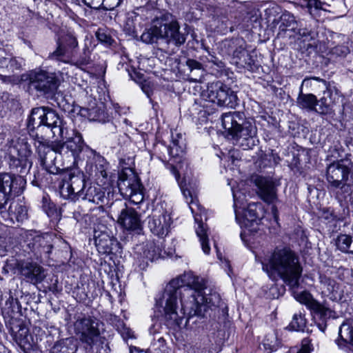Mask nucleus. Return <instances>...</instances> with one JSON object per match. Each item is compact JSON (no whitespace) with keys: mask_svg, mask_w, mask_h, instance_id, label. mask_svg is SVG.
<instances>
[{"mask_svg":"<svg viewBox=\"0 0 353 353\" xmlns=\"http://www.w3.org/2000/svg\"><path fill=\"white\" fill-rule=\"evenodd\" d=\"M221 301L218 292L206 289L203 279L189 272L167 285L157 305L163 308L166 325L176 330L185 326L190 317L201 316L212 306L219 307Z\"/></svg>","mask_w":353,"mask_h":353,"instance_id":"1","label":"nucleus"},{"mask_svg":"<svg viewBox=\"0 0 353 353\" xmlns=\"http://www.w3.org/2000/svg\"><path fill=\"white\" fill-rule=\"evenodd\" d=\"M65 137L61 138L62 140L66 139L65 142L52 141L45 139L43 137H39L35 144L41 159V163L46 170L54 174L58 168L54 165L56 159L54 155L59 154L61 155L71 156L73 159V163H78L79 161H83L85 156L93 154V150L85 145L81 134L74 130H71L70 133L66 129L65 131Z\"/></svg>","mask_w":353,"mask_h":353,"instance_id":"2","label":"nucleus"},{"mask_svg":"<svg viewBox=\"0 0 353 353\" xmlns=\"http://www.w3.org/2000/svg\"><path fill=\"white\" fill-rule=\"evenodd\" d=\"M31 150L27 144H19L10 150V169L17 173H0V210L4 208L12 196L23 193L26 180L20 174L26 173L32 166L29 158Z\"/></svg>","mask_w":353,"mask_h":353,"instance_id":"3","label":"nucleus"},{"mask_svg":"<svg viewBox=\"0 0 353 353\" xmlns=\"http://www.w3.org/2000/svg\"><path fill=\"white\" fill-rule=\"evenodd\" d=\"M263 270L270 277L276 275L289 285H299L302 268L299 256L288 248H276L270 255L262 261Z\"/></svg>","mask_w":353,"mask_h":353,"instance_id":"4","label":"nucleus"},{"mask_svg":"<svg viewBox=\"0 0 353 353\" xmlns=\"http://www.w3.org/2000/svg\"><path fill=\"white\" fill-rule=\"evenodd\" d=\"M180 29L176 18L172 14L165 12L152 21V25L143 31L141 39L148 44L157 43L158 40L162 39L167 44L180 47L185 43L187 37Z\"/></svg>","mask_w":353,"mask_h":353,"instance_id":"5","label":"nucleus"},{"mask_svg":"<svg viewBox=\"0 0 353 353\" xmlns=\"http://www.w3.org/2000/svg\"><path fill=\"white\" fill-rule=\"evenodd\" d=\"M222 126L232 138L239 141L243 150H249L254 145V138L256 127L253 121L247 119L243 112H228L221 116Z\"/></svg>","mask_w":353,"mask_h":353,"instance_id":"6","label":"nucleus"},{"mask_svg":"<svg viewBox=\"0 0 353 353\" xmlns=\"http://www.w3.org/2000/svg\"><path fill=\"white\" fill-rule=\"evenodd\" d=\"M347 163V160L341 159L330 163L326 169L328 188L340 203L346 201L353 192L352 185L347 183L350 172Z\"/></svg>","mask_w":353,"mask_h":353,"instance_id":"7","label":"nucleus"},{"mask_svg":"<svg viewBox=\"0 0 353 353\" xmlns=\"http://www.w3.org/2000/svg\"><path fill=\"white\" fill-rule=\"evenodd\" d=\"M43 125L50 129L52 136L57 139L66 137L65 123L54 110L44 106L33 108L28 119V128L34 130Z\"/></svg>","mask_w":353,"mask_h":353,"instance_id":"8","label":"nucleus"},{"mask_svg":"<svg viewBox=\"0 0 353 353\" xmlns=\"http://www.w3.org/2000/svg\"><path fill=\"white\" fill-rule=\"evenodd\" d=\"M74 328L81 342L86 344L88 353H106V345H103L97 323L92 318L79 316L74 324Z\"/></svg>","mask_w":353,"mask_h":353,"instance_id":"9","label":"nucleus"},{"mask_svg":"<svg viewBox=\"0 0 353 353\" xmlns=\"http://www.w3.org/2000/svg\"><path fill=\"white\" fill-rule=\"evenodd\" d=\"M183 195L189 205V208L194 214V220L197 223L196 228V233L199 239L201 248L205 254H209L210 247L208 243V238L207 234V229L202 222L203 208L198 203V200L194 195V192H192L188 188H181Z\"/></svg>","mask_w":353,"mask_h":353,"instance_id":"10","label":"nucleus"},{"mask_svg":"<svg viewBox=\"0 0 353 353\" xmlns=\"http://www.w3.org/2000/svg\"><path fill=\"white\" fill-rule=\"evenodd\" d=\"M202 97L220 106L232 108L237 103L234 92L219 81L208 83L206 90L202 92Z\"/></svg>","mask_w":353,"mask_h":353,"instance_id":"11","label":"nucleus"},{"mask_svg":"<svg viewBox=\"0 0 353 353\" xmlns=\"http://www.w3.org/2000/svg\"><path fill=\"white\" fill-rule=\"evenodd\" d=\"M234 199V208L236 219L241 226L248 228L250 231H256L257 225L260 222L259 214L256 212V205L254 203H250L246 209H243V203L241 194L232 190Z\"/></svg>","mask_w":353,"mask_h":353,"instance_id":"12","label":"nucleus"},{"mask_svg":"<svg viewBox=\"0 0 353 353\" xmlns=\"http://www.w3.org/2000/svg\"><path fill=\"white\" fill-rule=\"evenodd\" d=\"M22 80L28 79L30 87L43 94H52L58 88L54 74L42 70H32L21 76Z\"/></svg>","mask_w":353,"mask_h":353,"instance_id":"13","label":"nucleus"},{"mask_svg":"<svg viewBox=\"0 0 353 353\" xmlns=\"http://www.w3.org/2000/svg\"><path fill=\"white\" fill-rule=\"evenodd\" d=\"M118 188L123 197L129 199L131 203L140 205L137 208L140 209L141 206L144 204L142 185L134 175L130 177H127L125 174L120 175Z\"/></svg>","mask_w":353,"mask_h":353,"instance_id":"14","label":"nucleus"},{"mask_svg":"<svg viewBox=\"0 0 353 353\" xmlns=\"http://www.w3.org/2000/svg\"><path fill=\"white\" fill-rule=\"evenodd\" d=\"M77 48L76 37L68 33L58 41L56 50L49 54L48 59L72 64Z\"/></svg>","mask_w":353,"mask_h":353,"instance_id":"15","label":"nucleus"},{"mask_svg":"<svg viewBox=\"0 0 353 353\" xmlns=\"http://www.w3.org/2000/svg\"><path fill=\"white\" fill-rule=\"evenodd\" d=\"M294 296L297 301L305 305L323 321L335 316V312L332 310L325 303L322 304L315 300L312 295L307 291L294 293Z\"/></svg>","mask_w":353,"mask_h":353,"instance_id":"16","label":"nucleus"},{"mask_svg":"<svg viewBox=\"0 0 353 353\" xmlns=\"http://www.w3.org/2000/svg\"><path fill=\"white\" fill-rule=\"evenodd\" d=\"M117 207L121 208L117 221L123 228L137 232L141 230L142 223L139 212L133 208H128L125 203H114L112 206L113 210Z\"/></svg>","mask_w":353,"mask_h":353,"instance_id":"17","label":"nucleus"},{"mask_svg":"<svg viewBox=\"0 0 353 353\" xmlns=\"http://www.w3.org/2000/svg\"><path fill=\"white\" fill-rule=\"evenodd\" d=\"M82 186V172L77 174L70 172L65 174L59 185V193L61 196L65 199H70L72 201L78 200L79 192Z\"/></svg>","mask_w":353,"mask_h":353,"instance_id":"18","label":"nucleus"},{"mask_svg":"<svg viewBox=\"0 0 353 353\" xmlns=\"http://www.w3.org/2000/svg\"><path fill=\"white\" fill-rule=\"evenodd\" d=\"M172 218L170 215L165 210H156L153 214L149 216L148 227L156 236L159 237L165 236L170 228Z\"/></svg>","mask_w":353,"mask_h":353,"instance_id":"19","label":"nucleus"},{"mask_svg":"<svg viewBox=\"0 0 353 353\" xmlns=\"http://www.w3.org/2000/svg\"><path fill=\"white\" fill-rule=\"evenodd\" d=\"M78 199L99 205L103 203L105 199V192L103 188L97 183L85 181V176L82 173V186L80 188Z\"/></svg>","mask_w":353,"mask_h":353,"instance_id":"20","label":"nucleus"},{"mask_svg":"<svg viewBox=\"0 0 353 353\" xmlns=\"http://www.w3.org/2000/svg\"><path fill=\"white\" fill-rule=\"evenodd\" d=\"M162 247L154 241L147 242L137 252V260L141 269L145 268L149 261L158 259L161 254Z\"/></svg>","mask_w":353,"mask_h":353,"instance_id":"21","label":"nucleus"},{"mask_svg":"<svg viewBox=\"0 0 353 353\" xmlns=\"http://www.w3.org/2000/svg\"><path fill=\"white\" fill-rule=\"evenodd\" d=\"M54 236L52 234L45 233L38 234L32 238L28 243L29 248L34 253L37 257L42 256L43 254H50L53 248V240Z\"/></svg>","mask_w":353,"mask_h":353,"instance_id":"22","label":"nucleus"},{"mask_svg":"<svg viewBox=\"0 0 353 353\" xmlns=\"http://www.w3.org/2000/svg\"><path fill=\"white\" fill-rule=\"evenodd\" d=\"M232 51L233 59L236 65L241 67L251 65V57L245 49L246 43L243 38H234L228 43Z\"/></svg>","mask_w":353,"mask_h":353,"instance_id":"23","label":"nucleus"},{"mask_svg":"<svg viewBox=\"0 0 353 353\" xmlns=\"http://www.w3.org/2000/svg\"><path fill=\"white\" fill-rule=\"evenodd\" d=\"M254 183L257 187V194L263 201L268 203H272L277 199L276 190L271 179L257 176Z\"/></svg>","mask_w":353,"mask_h":353,"instance_id":"24","label":"nucleus"},{"mask_svg":"<svg viewBox=\"0 0 353 353\" xmlns=\"http://www.w3.org/2000/svg\"><path fill=\"white\" fill-rule=\"evenodd\" d=\"M17 267L20 274L32 283H41L45 278L43 268L37 263L21 261Z\"/></svg>","mask_w":353,"mask_h":353,"instance_id":"25","label":"nucleus"},{"mask_svg":"<svg viewBox=\"0 0 353 353\" xmlns=\"http://www.w3.org/2000/svg\"><path fill=\"white\" fill-rule=\"evenodd\" d=\"M94 242L97 250L102 254L117 252L119 249L118 241L106 232H95Z\"/></svg>","mask_w":353,"mask_h":353,"instance_id":"26","label":"nucleus"},{"mask_svg":"<svg viewBox=\"0 0 353 353\" xmlns=\"http://www.w3.org/2000/svg\"><path fill=\"white\" fill-rule=\"evenodd\" d=\"M81 114L87 117L90 121L105 123L109 121V116L105 111L103 103L100 102L96 105H90L88 108L81 110Z\"/></svg>","mask_w":353,"mask_h":353,"instance_id":"27","label":"nucleus"},{"mask_svg":"<svg viewBox=\"0 0 353 353\" xmlns=\"http://www.w3.org/2000/svg\"><path fill=\"white\" fill-rule=\"evenodd\" d=\"M339 96L336 92H333L330 90H326L323 92V97L319 101H317V108L316 112L321 114H330L332 111V106L336 103Z\"/></svg>","mask_w":353,"mask_h":353,"instance_id":"28","label":"nucleus"},{"mask_svg":"<svg viewBox=\"0 0 353 353\" xmlns=\"http://www.w3.org/2000/svg\"><path fill=\"white\" fill-rule=\"evenodd\" d=\"M298 105L309 111H315L316 110L317 99L315 95L312 94H303L301 92L297 98Z\"/></svg>","mask_w":353,"mask_h":353,"instance_id":"29","label":"nucleus"},{"mask_svg":"<svg viewBox=\"0 0 353 353\" xmlns=\"http://www.w3.org/2000/svg\"><path fill=\"white\" fill-rule=\"evenodd\" d=\"M336 246L342 252L353 254V236L339 235L336 240Z\"/></svg>","mask_w":353,"mask_h":353,"instance_id":"30","label":"nucleus"},{"mask_svg":"<svg viewBox=\"0 0 353 353\" xmlns=\"http://www.w3.org/2000/svg\"><path fill=\"white\" fill-rule=\"evenodd\" d=\"M110 321L111 324L116 327L117 331L125 340L132 339L134 337L132 331L129 327H126L125 324L119 316L116 315H111L110 317Z\"/></svg>","mask_w":353,"mask_h":353,"instance_id":"31","label":"nucleus"},{"mask_svg":"<svg viewBox=\"0 0 353 353\" xmlns=\"http://www.w3.org/2000/svg\"><path fill=\"white\" fill-rule=\"evenodd\" d=\"M339 335L343 343L337 340V344L340 347L345 345V343L353 344V327L347 323H343L339 332Z\"/></svg>","mask_w":353,"mask_h":353,"instance_id":"32","label":"nucleus"},{"mask_svg":"<svg viewBox=\"0 0 353 353\" xmlns=\"http://www.w3.org/2000/svg\"><path fill=\"white\" fill-rule=\"evenodd\" d=\"M91 52L88 46H85L82 51L80 52L75 53V55L73 58V61L72 62V65H74L77 66H83L89 64L91 61Z\"/></svg>","mask_w":353,"mask_h":353,"instance_id":"33","label":"nucleus"},{"mask_svg":"<svg viewBox=\"0 0 353 353\" xmlns=\"http://www.w3.org/2000/svg\"><path fill=\"white\" fill-rule=\"evenodd\" d=\"M263 345L264 348L270 350V352L276 350L280 345L277 332L274 330H271L268 332L263 340Z\"/></svg>","mask_w":353,"mask_h":353,"instance_id":"34","label":"nucleus"},{"mask_svg":"<svg viewBox=\"0 0 353 353\" xmlns=\"http://www.w3.org/2000/svg\"><path fill=\"white\" fill-rule=\"evenodd\" d=\"M281 24L279 30L281 31H285L287 28L294 30L296 28V21L294 17L288 12H285L280 17Z\"/></svg>","mask_w":353,"mask_h":353,"instance_id":"35","label":"nucleus"},{"mask_svg":"<svg viewBox=\"0 0 353 353\" xmlns=\"http://www.w3.org/2000/svg\"><path fill=\"white\" fill-rule=\"evenodd\" d=\"M261 6L264 8L265 16L268 19L276 17L281 12V8L274 1H267Z\"/></svg>","mask_w":353,"mask_h":353,"instance_id":"36","label":"nucleus"},{"mask_svg":"<svg viewBox=\"0 0 353 353\" xmlns=\"http://www.w3.org/2000/svg\"><path fill=\"white\" fill-rule=\"evenodd\" d=\"M350 52L349 47L343 43L332 48L329 52L332 58H344Z\"/></svg>","mask_w":353,"mask_h":353,"instance_id":"37","label":"nucleus"},{"mask_svg":"<svg viewBox=\"0 0 353 353\" xmlns=\"http://www.w3.org/2000/svg\"><path fill=\"white\" fill-rule=\"evenodd\" d=\"M68 339L57 341L50 350V353H74L72 348L68 347Z\"/></svg>","mask_w":353,"mask_h":353,"instance_id":"38","label":"nucleus"},{"mask_svg":"<svg viewBox=\"0 0 353 353\" xmlns=\"http://www.w3.org/2000/svg\"><path fill=\"white\" fill-rule=\"evenodd\" d=\"M26 61L23 58L20 57H14L11 55L8 65L6 68L8 71L14 72L15 70H20L23 66L25 65Z\"/></svg>","mask_w":353,"mask_h":353,"instance_id":"39","label":"nucleus"},{"mask_svg":"<svg viewBox=\"0 0 353 353\" xmlns=\"http://www.w3.org/2000/svg\"><path fill=\"white\" fill-rule=\"evenodd\" d=\"M290 325L293 330L303 331L306 325L305 316L301 313L299 314H295Z\"/></svg>","mask_w":353,"mask_h":353,"instance_id":"40","label":"nucleus"},{"mask_svg":"<svg viewBox=\"0 0 353 353\" xmlns=\"http://www.w3.org/2000/svg\"><path fill=\"white\" fill-rule=\"evenodd\" d=\"M42 208L49 217L54 216L57 212L55 205L50 201L48 195H44L42 198Z\"/></svg>","mask_w":353,"mask_h":353,"instance_id":"41","label":"nucleus"},{"mask_svg":"<svg viewBox=\"0 0 353 353\" xmlns=\"http://www.w3.org/2000/svg\"><path fill=\"white\" fill-rule=\"evenodd\" d=\"M306 3V7L312 15H314L316 11L323 10V6L325 3L320 0H303Z\"/></svg>","mask_w":353,"mask_h":353,"instance_id":"42","label":"nucleus"},{"mask_svg":"<svg viewBox=\"0 0 353 353\" xmlns=\"http://www.w3.org/2000/svg\"><path fill=\"white\" fill-rule=\"evenodd\" d=\"M96 36L100 42L107 45H111L113 41L110 34H107L103 30L99 29L97 32Z\"/></svg>","mask_w":353,"mask_h":353,"instance_id":"43","label":"nucleus"},{"mask_svg":"<svg viewBox=\"0 0 353 353\" xmlns=\"http://www.w3.org/2000/svg\"><path fill=\"white\" fill-rule=\"evenodd\" d=\"M12 54L4 48H0V68H6Z\"/></svg>","mask_w":353,"mask_h":353,"instance_id":"44","label":"nucleus"},{"mask_svg":"<svg viewBox=\"0 0 353 353\" xmlns=\"http://www.w3.org/2000/svg\"><path fill=\"white\" fill-rule=\"evenodd\" d=\"M102 1H103V4L101 5V6L103 7V8L104 10H114V8L118 7L122 1V0H102Z\"/></svg>","mask_w":353,"mask_h":353,"instance_id":"45","label":"nucleus"},{"mask_svg":"<svg viewBox=\"0 0 353 353\" xmlns=\"http://www.w3.org/2000/svg\"><path fill=\"white\" fill-rule=\"evenodd\" d=\"M186 65L188 67V68L191 72H192L194 70L199 71L201 73L202 72V69H203L202 65L201 63H199V61H197L196 60L189 59L186 61Z\"/></svg>","mask_w":353,"mask_h":353,"instance_id":"46","label":"nucleus"},{"mask_svg":"<svg viewBox=\"0 0 353 353\" xmlns=\"http://www.w3.org/2000/svg\"><path fill=\"white\" fill-rule=\"evenodd\" d=\"M88 7L92 9H99L103 4L102 0H82Z\"/></svg>","mask_w":353,"mask_h":353,"instance_id":"47","label":"nucleus"},{"mask_svg":"<svg viewBox=\"0 0 353 353\" xmlns=\"http://www.w3.org/2000/svg\"><path fill=\"white\" fill-rule=\"evenodd\" d=\"M310 341L308 339H304L302 341V347L296 353H310L309 347ZM292 351L290 350L288 353H292Z\"/></svg>","mask_w":353,"mask_h":353,"instance_id":"48","label":"nucleus"},{"mask_svg":"<svg viewBox=\"0 0 353 353\" xmlns=\"http://www.w3.org/2000/svg\"><path fill=\"white\" fill-rule=\"evenodd\" d=\"M95 175L98 177L105 179L107 177V172L105 168L103 165H97Z\"/></svg>","mask_w":353,"mask_h":353,"instance_id":"49","label":"nucleus"},{"mask_svg":"<svg viewBox=\"0 0 353 353\" xmlns=\"http://www.w3.org/2000/svg\"><path fill=\"white\" fill-rule=\"evenodd\" d=\"M17 210H18L17 218L18 219L20 218V219H23L26 216V210L25 207H23L21 205H18Z\"/></svg>","mask_w":353,"mask_h":353,"instance_id":"50","label":"nucleus"},{"mask_svg":"<svg viewBox=\"0 0 353 353\" xmlns=\"http://www.w3.org/2000/svg\"><path fill=\"white\" fill-rule=\"evenodd\" d=\"M177 144L173 142V145L170 148V153L172 156H179V154L177 152Z\"/></svg>","mask_w":353,"mask_h":353,"instance_id":"51","label":"nucleus"},{"mask_svg":"<svg viewBox=\"0 0 353 353\" xmlns=\"http://www.w3.org/2000/svg\"><path fill=\"white\" fill-rule=\"evenodd\" d=\"M148 10L147 8L145 7H140L137 9V12H134L136 15H142L145 13H148Z\"/></svg>","mask_w":353,"mask_h":353,"instance_id":"52","label":"nucleus"},{"mask_svg":"<svg viewBox=\"0 0 353 353\" xmlns=\"http://www.w3.org/2000/svg\"><path fill=\"white\" fill-rule=\"evenodd\" d=\"M299 34H300L302 37H307L310 35V32L306 29H300L298 32Z\"/></svg>","mask_w":353,"mask_h":353,"instance_id":"53","label":"nucleus"},{"mask_svg":"<svg viewBox=\"0 0 353 353\" xmlns=\"http://www.w3.org/2000/svg\"><path fill=\"white\" fill-rule=\"evenodd\" d=\"M272 212L274 215V217L276 219L278 218V210L275 205L272 206Z\"/></svg>","mask_w":353,"mask_h":353,"instance_id":"54","label":"nucleus"},{"mask_svg":"<svg viewBox=\"0 0 353 353\" xmlns=\"http://www.w3.org/2000/svg\"><path fill=\"white\" fill-rule=\"evenodd\" d=\"M311 79H314L316 81H319V82H323L325 85L326 84V81L325 80H323V79H321L319 77H311L310 78Z\"/></svg>","mask_w":353,"mask_h":353,"instance_id":"55","label":"nucleus"},{"mask_svg":"<svg viewBox=\"0 0 353 353\" xmlns=\"http://www.w3.org/2000/svg\"><path fill=\"white\" fill-rule=\"evenodd\" d=\"M10 79V77L4 76L2 74H0V79L3 81V82H6L8 79Z\"/></svg>","mask_w":353,"mask_h":353,"instance_id":"56","label":"nucleus"},{"mask_svg":"<svg viewBox=\"0 0 353 353\" xmlns=\"http://www.w3.org/2000/svg\"><path fill=\"white\" fill-rule=\"evenodd\" d=\"M172 170H173L174 174L175 175L176 178L177 179L179 176V173L177 172V171L176 170V169L174 168H172Z\"/></svg>","mask_w":353,"mask_h":353,"instance_id":"57","label":"nucleus"},{"mask_svg":"<svg viewBox=\"0 0 353 353\" xmlns=\"http://www.w3.org/2000/svg\"><path fill=\"white\" fill-rule=\"evenodd\" d=\"M205 50L208 52H209V48H205Z\"/></svg>","mask_w":353,"mask_h":353,"instance_id":"58","label":"nucleus"},{"mask_svg":"<svg viewBox=\"0 0 353 353\" xmlns=\"http://www.w3.org/2000/svg\"><path fill=\"white\" fill-rule=\"evenodd\" d=\"M307 79H305L303 81V83H304Z\"/></svg>","mask_w":353,"mask_h":353,"instance_id":"59","label":"nucleus"},{"mask_svg":"<svg viewBox=\"0 0 353 353\" xmlns=\"http://www.w3.org/2000/svg\"><path fill=\"white\" fill-rule=\"evenodd\" d=\"M192 79L193 81H197V79Z\"/></svg>","mask_w":353,"mask_h":353,"instance_id":"60","label":"nucleus"},{"mask_svg":"<svg viewBox=\"0 0 353 353\" xmlns=\"http://www.w3.org/2000/svg\"><path fill=\"white\" fill-rule=\"evenodd\" d=\"M152 328H150V333H152Z\"/></svg>","mask_w":353,"mask_h":353,"instance_id":"61","label":"nucleus"},{"mask_svg":"<svg viewBox=\"0 0 353 353\" xmlns=\"http://www.w3.org/2000/svg\"><path fill=\"white\" fill-rule=\"evenodd\" d=\"M130 353H132V349H130Z\"/></svg>","mask_w":353,"mask_h":353,"instance_id":"62","label":"nucleus"}]
</instances>
